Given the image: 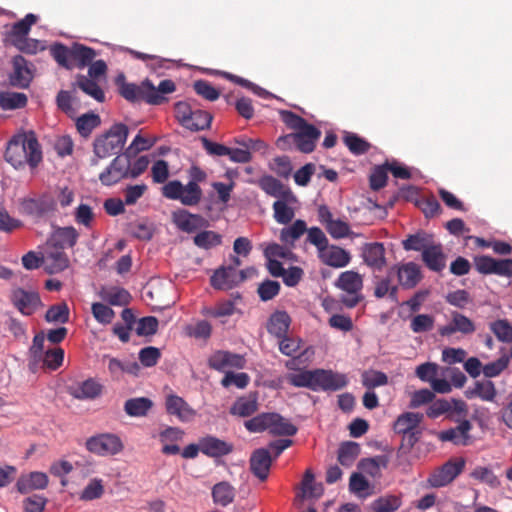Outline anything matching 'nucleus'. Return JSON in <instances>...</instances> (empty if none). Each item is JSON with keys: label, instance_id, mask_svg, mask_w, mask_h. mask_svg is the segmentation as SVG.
I'll return each mask as SVG.
<instances>
[{"label": "nucleus", "instance_id": "obj_40", "mask_svg": "<svg viewBox=\"0 0 512 512\" xmlns=\"http://www.w3.org/2000/svg\"><path fill=\"white\" fill-rule=\"evenodd\" d=\"M102 298L115 306H123L129 303L131 296L129 292L121 287H109L103 289Z\"/></svg>", "mask_w": 512, "mask_h": 512}, {"label": "nucleus", "instance_id": "obj_46", "mask_svg": "<svg viewBox=\"0 0 512 512\" xmlns=\"http://www.w3.org/2000/svg\"><path fill=\"white\" fill-rule=\"evenodd\" d=\"M360 453V447L355 442H347L340 446L338 452V461L341 465L350 467Z\"/></svg>", "mask_w": 512, "mask_h": 512}, {"label": "nucleus", "instance_id": "obj_14", "mask_svg": "<svg viewBox=\"0 0 512 512\" xmlns=\"http://www.w3.org/2000/svg\"><path fill=\"white\" fill-rule=\"evenodd\" d=\"M11 301L26 316L32 315L41 306V300L37 292L22 288L13 290Z\"/></svg>", "mask_w": 512, "mask_h": 512}, {"label": "nucleus", "instance_id": "obj_61", "mask_svg": "<svg viewBox=\"0 0 512 512\" xmlns=\"http://www.w3.org/2000/svg\"><path fill=\"white\" fill-rule=\"evenodd\" d=\"M43 357V363L51 370H56L62 365L64 360V350L62 348H53L47 350Z\"/></svg>", "mask_w": 512, "mask_h": 512}, {"label": "nucleus", "instance_id": "obj_39", "mask_svg": "<svg viewBox=\"0 0 512 512\" xmlns=\"http://www.w3.org/2000/svg\"><path fill=\"white\" fill-rule=\"evenodd\" d=\"M388 466V458L385 455H378L372 458L362 459L359 468L373 478L381 476V469Z\"/></svg>", "mask_w": 512, "mask_h": 512}, {"label": "nucleus", "instance_id": "obj_57", "mask_svg": "<svg viewBox=\"0 0 512 512\" xmlns=\"http://www.w3.org/2000/svg\"><path fill=\"white\" fill-rule=\"evenodd\" d=\"M434 327V317L429 314H418L411 319L410 328L414 333H424Z\"/></svg>", "mask_w": 512, "mask_h": 512}, {"label": "nucleus", "instance_id": "obj_63", "mask_svg": "<svg viewBox=\"0 0 512 512\" xmlns=\"http://www.w3.org/2000/svg\"><path fill=\"white\" fill-rule=\"evenodd\" d=\"M280 284L274 280H265L258 287V295L262 301H269L279 294Z\"/></svg>", "mask_w": 512, "mask_h": 512}, {"label": "nucleus", "instance_id": "obj_55", "mask_svg": "<svg viewBox=\"0 0 512 512\" xmlns=\"http://www.w3.org/2000/svg\"><path fill=\"white\" fill-rule=\"evenodd\" d=\"M415 374L421 381L428 382L429 384H431L437 376H441L439 366L433 362H426L417 366Z\"/></svg>", "mask_w": 512, "mask_h": 512}, {"label": "nucleus", "instance_id": "obj_50", "mask_svg": "<svg viewBox=\"0 0 512 512\" xmlns=\"http://www.w3.org/2000/svg\"><path fill=\"white\" fill-rule=\"evenodd\" d=\"M190 118L191 120L187 124V129L192 131L209 128L212 121V116L208 112L199 109L193 110Z\"/></svg>", "mask_w": 512, "mask_h": 512}, {"label": "nucleus", "instance_id": "obj_33", "mask_svg": "<svg viewBox=\"0 0 512 512\" xmlns=\"http://www.w3.org/2000/svg\"><path fill=\"white\" fill-rule=\"evenodd\" d=\"M289 325V315L285 311H277L271 315L267 324V330L270 334L281 338L286 335Z\"/></svg>", "mask_w": 512, "mask_h": 512}, {"label": "nucleus", "instance_id": "obj_27", "mask_svg": "<svg viewBox=\"0 0 512 512\" xmlns=\"http://www.w3.org/2000/svg\"><path fill=\"white\" fill-rule=\"evenodd\" d=\"M78 237L79 233L74 227H59L53 232L47 243L64 250L73 247Z\"/></svg>", "mask_w": 512, "mask_h": 512}, {"label": "nucleus", "instance_id": "obj_10", "mask_svg": "<svg viewBox=\"0 0 512 512\" xmlns=\"http://www.w3.org/2000/svg\"><path fill=\"white\" fill-rule=\"evenodd\" d=\"M464 466L465 461L463 459L449 460L430 474L428 483L434 488L444 487L461 473Z\"/></svg>", "mask_w": 512, "mask_h": 512}, {"label": "nucleus", "instance_id": "obj_51", "mask_svg": "<svg viewBox=\"0 0 512 512\" xmlns=\"http://www.w3.org/2000/svg\"><path fill=\"white\" fill-rule=\"evenodd\" d=\"M36 20L37 17L34 14H27L24 19L15 23L11 30L12 40L26 38Z\"/></svg>", "mask_w": 512, "mask_h": 512}, {"label": "nucleus", "instance_id": "obj_49", "mask_svg": "<svg viewBox=\"0 0 512 512\" xmlns=\"http://www.w3.org/2000/svg\"><path fill=\"white\" fill-rule=\"evenodd\" d=\"M100 124V117L95 113H87L80 116L76 121L78 132L87 137Z\"/></svg>", "mask_w": 512, "mask_h": 512}, {"label": "nucleus", "instance_id": "obj_28", "mask_svg": "<svg viewBox=\"0 0 512 512\" xmlns=\"http://www.w3.org/2000/svg\"><path fill=\"white\" fill-rule=\"evenodd\" d=\"M258 185L270 196L276 197L278 199L291 198L292 200H295V196L291 193V191L286 188L279 180L272 176H263L259 179Z\"/></svg>", "mask_w": 512, "mask_h": 512}, {"label": "nucleus", "instance_id": "obj_7", "mask_svg": "<svg viewBox=\"0 0 512 512\" xmlns=\"http://www.w3.org/2000/svg\"><path fill=\"white\" fill-rule=\"evenodd\" d=\"M162 194L167 199L178 200L181 204L192 207L199 204L203 192L195 182L184 185L179 180H172L162 187Z\"/></svg>", "mask_w": 512, "mask_h": 512}, {"label": "nucleus", "instance_id": "obj_36", "mask_svg": "<svg viewBox=\"0 0 512 512\" xmlns=\"http://www.w3.org/2000/svg\"><path fill=\"white\" fill-rule=\"evenodd\" d=\"M24 210L35 217H42L54 210V202L50 199H27L23 203Z\"/></svg>", "mask_w": 512, "mask_h": 512}, {"label": "nucleus", "instance_id": "obj_54", "mask_svg": "<svg viewBox=\"0 0 512 512\" xmlns=\"http://www.w3.org/2000/svg\"><path fill=\"white\" fill-rule=\"evenodd\" d=\"M401 505V501L397 496H386L375 500L371 508L374 512H394Z\"/></svg>", "mask_w": 512, "mask_h": 512}, {"label": "nucleus", "instance_id": "obj_35", "mask_svg": "<svg viewBox=\"0 0 512 512\" xmlns=\"http://www.w3.org/2000/svg\"><path fill=\"white\" fill-rule=\"evenodd\" d=\"M296 202L291 198H279L273 203L274 219L277 223L286 225L292 221L295 216L294 209L288 203Z\"/></svg>", "mask_w": 512, "mask_h": 512}, {"label": "nucleus", "instance_id": "obj_12", "mask_svg": "<svg viewBox=\"0 0 512 512\" xmlns=\"http://www.w3.org/2000/svg\"><path fill=\"white\" fill-rule=\"evenodd\" d=\"M42 266L49 274L62 272L69 266V258L63 249L57 248L49 243L46 244L41 254Z\"/></svg>", "mask_w": 512, "mask_h": 512}, {"label": "nucleus", "instance_id": "obj_53", "mask_svg": "<svg viewBox=\"0 0 512 512\" xmlns=\"http://www.w3.org/2000/svg\"><path fill=\"white\" fill-rule=\"evenodd\" d=\"M221 243V236L214 231H202L194 237V244L202 249H210Z\"/></svg>", "mask_w": 512, "mask_h": 512}, {"label": "nucleus", "instance_id": "obj_37", "mask_svg": "<svg viewBox=\"0 0 512 512\" xmlns=\"http://www.w3.org/2000/svg\"><path fill=\"white\" fill-rule=\"evenodd\" d=\"M27 96L22 92L2 91L0 92V107L3 110H15L26 106Z\"/></svg>", "mask_w": 512, "mask_h": 512}, {"label": "nucleus", "instance_id": "obj_31", "mask_svg": "<svg viewBox=\"0 0 512 512\" xmlns=\"http://www.w3.org/2000/svg\"><path fill=\"white\" fill-rule=\"evenodd\" d=\"M434 242L433 236L423 230L410 234L402 241V247L406 251H420L423 253Z\"/></svg>", "mask_w": 512, "mask_h": 512}, {"label": "nucleus", "instance_id": "obj_60", "mask_svg": "<svg viewBox=\"0 0 512 512\" xmlns=\"http://www.w3.org/2000/svg\"><path fill=\"white\" fill-rule=\"evenodd\" d=\"M91 310L94 318L104 325L111 323L115 315L110 307L100 302L93 303Z\"/></svg>", "mask_w": 512, "mask_h": 512}, {"label": "nucleus", "instance_id": "obj_43", "mask_svg": "<svg viewBox=\"0 0 512 512\" xmlns=\"http://www.w3.org/2000/svg\"><path fill=\"white\" fill-rule=\"evenodd\" d=\"M468 397H479L483 401H493L496 396L494 383L490 380L478 381L475 387L467 392Z\"/></svg>", "mask_w": 512, "mask_h": 512}, {"label": "nucleus", "instance_id": "obj_9", "mask_svg": "<svg viewBox=\"0 0 512 512\" xmlns=\"http://www.w3.org/2000/svg\"><path fill=\"white\" fill-rule=\"evenodd\" d=\"M86 448L99 456L116 455L123 449L120 438L114 434H99L86 441Z\"/></svg>", "mask_w": 512, "mask_h": 512}, {"label": "nucleus", "instance_id": "obj_26", "mask_svg": "<svg viewBox=\"0 0 512 512\" xmlns=\"http://www.w3.org/2000/svg\"><path fill=\"white\" fill-rule=\"evenodd\" d=\"M48 485V477L42 472H31L19 477L16 487L21 494H27L33 490L46 488Z\"/></svg>", "mask_w": 512, "mask_h": 512}, {"label": "nucleus", "instance_id": "obj_21", "mask_svg": "<svg viewBox=\"0 0 512 512\" xmlns=\"http://www.w3.org/2000/svg\"><path fill=\"white\" fill-rule=\"evenodd\" d=\"M471 428V423L464 419L456 427L440 432L439 438L442 441L452 442L455 445L466 446L471 440L469 435Z\"/></svg>", "mask_w": 512, "mask_h": 512}, {"label": "nucleus", "instance_id": "obj_56", "mask_svg": "<svg viewBox=\"0 0 512 512\" xmlns=\"http://www.w3.org/2000/svg\"><path fill=\"white\" fill-rule=\"evenodd\" d=\"M69 319V309L65 303L51 306L46 314L45 320L54 323H66Z\"/></svg>", "mask_w": 512, "mask_h": 512}, {"label": "nucleus", "instance_id": "obj_48", "mask_svg": "<svg viewBox=\"0 0 512 512\" xmlns=\"http://www.w3.org/2000/svg\"><path fill=\"white\" fill-rule=\"evenodd\" d=\"M51 54L60 66L67 69L73 68L72 46L68 48L63 44H55L51 47Z\"/></svg>", "mask_w": 512, "mask_h": 512}, {"label": "nucleus", "instance_id": "obj_2", "mask_svg": "<svg viewBox=\"0 0 512 512\" xmlns=\"http://www.w3.org/2000/svg\"><path fill=\"white\" fill-rule=\"evenodd\" d=\"M286 380L294 387L308 388L312 391H336L344 388L348 383L344 374L324 369L300 370L297 373H289Z\"/></svg>", "mask_w": 512, "mask_h": 512}, {"label": "nucleus", "instance_id": "obj_16", "mask_svg": "<svg viewBox=\"0 0 512 512\" xmlns=\"http://www.w3.org/2000/svg\"><path fill=\"white\" fill-rule=\"evenodd\" d=\"M174 224L183 232L191 233L208 225V221L198 214H192L185 209H178L173 212Z\"/></svg>", "mask_w": 512, "mask_h": 512}, {"label": "nucleus", "instance_id": "obj_41", "mask_svg": "<svg viewBox=\"0 0 512 512\" xmlns=\"http://www.w3.org/2000/svg\"><path fill=\"white\" fill-rule=\"evenodd\" d=\"M96 55L97 54L95 50L90 47L79 43L72 45L73 67L75 65H78L79 67L88 65L96 57Z\"/></svg>", "mask_w": 512, "mask_h": 512}, {"label": "nucleus", "instance_id": "obj_24", "mask_svg": "<svg viewBox=\"0 0 512 512\" xmlns=\"http://www.w3.org/2000/svg\"><path fill=\"white\" fill-rule=\"evenodd\" d=\"M31 80L32 73L28 68L27 61L22 56L14 57L13 71L9 77L10 84L18 88H27Z\"/></svg>", "mask_w": 512, "mask_h": 512}, {"label": "nucleus", "instance_id": "obj_45", "mask_svg": "<svg viewBox=\"0 0 512 512\" xmlns=\"http://www.w3.org/2000/svg\"><path fill=\"white\" fill-rule=\"evenodd\" d=\"M77 86L85 94L91 96L96 101H98V102L104 101V99H105L104 92L95 80L90 79L87 76H80L77 79Z\"/></svg>", "mask_w": 512, "mask_h": 512}, {"label": "nucleus", "instance_id": "obj_29", "mask_svg": "<svg viewBox=\"0 0 512 512\" xmlns=\"http://www.w3.org/2000/svg\"><path fill=\"white\" fill-rule=\"evenodd\" d=\"M397 276L402 287L407 289L413 288L421 279L420 268L414 262L405 263L397 267Z\"/></svg>", "mask_w": 512, "mask_h": 512}, {"label": "nucleus", "instance_id": "obj_15", "mask_svg": "<svg viewBox=\"0 0 512 512\" xmlns=\"http://www.w3.org/2000/svg\"><path fill=\"white\" fill-rule=\"evenodd\" d=\"M243 280L242 271H237L233 266L221 267L212 275L211 285L216 289L228 290Z\"/></svg>", "mask_w": 512, "mask_h": 512}, {"label": "nucleus", "instance_id": "obj_1", "mask_svg": "<svg viewBox=\"0 0 512 512\" xmlns=\"http://www.w3.org/2000/svg\"><path fill=\"white\" fill-rule=\"evenodd\" d=\"M5 160L18 169L28 164L35 168L42 161V151L34 132L14 135L7 143Z\"/></svg>", "mask_w": 512, "mask_h": 512}, {"label": "nucleus", "instance_id": "obj_17", "mask_svg": "<svg viewBox=\"0 0 512 512\" xmlns=\"http://www.w3.org/2000/svg\"><path fill=\"white\" fill-rule=\"evenodd\" d=\"M68 392L75 399H95L101 394L102 385L97 380L89 378L84 381L71 384L68 387Z\"/></svg>", "mask_w": 512, "mask_h": 512}, {"label": "nucleus", "instance_id": "obj_22", "mask_svg": "<svg viewBox=\"0 0 512 512\" xmlns=\"http://www.w3.org/2000/svg\"><path fill=\"white\" fill-rule=\"evenodd\" d=\"M362 257L366 265L374 270H382L386 264L385 248L382 243H367L363 246Z\"/></svg>", "mask_w": 512, "mask_h": 512}, {"label": "nucleus", "instance_id": "obj_44", "mask_svg": "<svg viewBox=\"0 0 512 512\" xmlns=\"http://www.w3.org/2000/svg\"><path fill=\"white\" fill-rule=\"evenodd\" d=\"M302 497L319 498L323 494V486L315 483L314 474L310 469L306 470L302 480Z\"/></svg>", "mask_w": 512, "mask_h": 512}, {"label": "nucleus", "instance_id": "obj_59", "mask_svg": "<svg viewBox=\"0 0 512 512\" xmlns=\"http://www.w3.org/2000/svg\"><path fill=\"white\" fill-rule=\"evenodd\" d=\"M344 142L349 150L355 155L363 154L369 149V144L354 133H346L344 136Z\"/></svg>", "mask_w": 512, "mask_h": 512}, {"label": "nucleus", "instance_id": "obj_19", "mask_svg": "<svg viewBox=\"0 0 512 512\" xmlns=\"http://www.w3.org/2000/svg\"><path fill=\"white\" fill-rule=\"evenodd\" d=\"M166 410L170 415L176 416L182 422L191 421L196 411L181 397L170 394L166 397Z\"/></svg>", "mask_w": 512, "mask_h": 512}, {"label": "nucleus", "instance_id": "obj_5", "mask_svg": "<svg viewBox=\"0 0 512 512\" xmlns=\"http://www.w3.org/2000/svg\"><path fill=\"white\" fill-rule=\"evenodd\" d=\"M128 137V128L124 124H115L111 129L94 141L95 158L92 165L98 164V159L107 158L120 151Z\"/></svg>", "mask_w": 512, "mask_h": 512}, {"label": "nucleus", "instance_id": "obj_32", "mask_svg": "<svg viewBox=\"0 0 512 512\" xmlns=\"http://www.w3.org/2000/svg\"><path fill=\"white\" fill-rule=\"evenodd\" d=\"M235 488L227 481L216 483L212 488V498L215 504L226 507L234 501Z\"/></svg>", "mask_w": 512, "mask_h": 512}, {"label": "nucleus", "instance_id": "obj_13", "mask_svg": "<svg viewBox=\"0 0 512 512\" xmlns=\"http://www.w3.org/2000/svg\"><path fill=\"white\" fill-rule=\"evenodd\" d=\"M208 364L210 368L226 374L231 369H242L245 359L240 354L219 350L209 357Z\"/></svg>", "mask_w": 512, "mask_h": 512}, {"label": "nucleus", "instance_id": "obj_34", "mask_svg": "<svg viewBox=\"0 0 512 512\" xmlns=\"http://www.w3.org/2000/svg\"><path fill=\"white\" fill-rule=\"evenodd\" d=\"M307 231V225L304 220L298 219L292 225L283 228L280 231L279 238L285 245L293 248L295 242Z\"/></svg>", "mask_w": 512, "mask_h": 512}, {"label": "nucleus", "instance_id": "obj_52", "mask_svg": "<svg viewBox=\"0 0 512 512\" xmlns=\"http://www.w3.org/2000/svg\"><path fill=\"white\" fill-rule=\"evenodd\" d=\"M471 477L487 484L491 488H497L500 485V481L498 480L497 476L488 467L477 466L471 472Z\"/></svg>", "mask_w": 512, "mask_h": 512}, {"label": "nucleus", "instance_id": "obj_30", "mask_svg": "<svg viewBox=\"0 0 512 512\" xmlns=\"http://www.w3.org/2000/svg\"><path fill=\"white\" fill-rule=\"evenodd\" d=\"M259 408L258 400L255 395L239 397L231 406L230 414L238 417H250Z\"/></svg>", "mask_w": 512, "mask_h": 512}, {"label": "nucleus", "instance_id": "obj_38", "mask_svg": "<svg viewBox=\"0 0 512 512\" xmlns=\"http://www.w3.org/2000/svg\"><path fill=\"white\" fill-rule=\"evenodd\" d=\"M152 406L153 403L149 398L137 397L128 399L124 404V410L131 417H143Z\"/></svg>", "mask_w": 512, "mask_h": 512}, {"label": "nucleus", "instance_id": "obj_4", "mask_svg": "<svg viewBox=\"0 0 512 512\" xmlns=\"http://www.w3.org/2000/svg\"><path fill=\"white\" fill-rule=\"evenodd\" d=\"M245 428L251 433L268 431L275 436H293L297 427L278 413H261L244 422Z\"/></svg>", "mask_w": 512, "mask_h": 512}, {"label": "nucleus", "instance_id": "obj_42", "mask_svg": "<svg viewBox=\"0 0 512 512\" xmlns=\"http://www.w3.org/2000/svg\"><path fill=\"white\" fill-rule=\"evenodd\" d=\"M124 79L125 77L122 74L117 78V84L119 86L121 96L130 102L142 100L143 89L134 83H126Z\"/></svg>", "mask_w": 512, "mask_h": 512}, {"label": "nucleus", "instance_id": "obj_25", "mask_svg": "<svg viewBox=\"0 0 512 512\" xmlns=\"http://www.w3.org/2000/svg\"><path fill=\"white\" fill-rule=\"evenodd\" d=\"M422 260L425 265L434 272H441L446 266V255L442 245L435 241L423 251Z\"/></svg>", "mask_w": 512, "mask_h": 512}, {"label": "nucleus", "instance_id": "obj_11", "mask_svg": "<svg viewBox=\"0 0 512 512\" xmlns=\"http://www.w3.org/2000/svg\"><path fill=\"white\" fill-rule=\"evenodd\" d=\"M130 155L117 156L110 165L99 175L103 185L111 186L123 178L129 177Z\"/></svg>", "mask_w": 512, "mask_h": 512}, {"label": "nucleus", "instance_id": "obj_20", "mask_svg": "<svg viewBox=\"0 0 512 512\" xmlns=\"http://www.w3.org/2000/svg\"><path fill=\"white\" fill-rule=\"evenodd\" d=\"M202 453L208 457L218 458L228 455L233 450V445L227 441L212 435L200 438Z\"/></svg>", "mask_w": 512, "mask_h": 512}, {"label": "nucleus", "instance_id": "obj_6", "mask_svg": "<svg viewBox=\"0 0 512 512\" xmlns=\"http://www.w3.org/2000/svg\"><path fill=\"white\" fill-rule=\"evenodd\" d=\"M320 137L321 131L312 124H309L297 132L279 137L276 144L282 150H286L290 148L291 145H295L300 152L311 153L315 149L316 143Z\"/></svg>", "mask_w": 512, "mask_h": 512}, {"label": "nucleus", "instance_id": "obj_18", "mask_svg": "<svg viewBox=\"0 0 512 512\" xmlns=\"http://www.w3.org/2000/svg\"><path fill=\"white\" fill-rule=\"evenodd\" d=\"M318 257L324 264L334 268L345 267L351 261L350 253L335 245H328L326 248L320 249Z\"/></svg>", "mask_w": 512, "mask_h": 512}, {"label": "nucleus", "instance_id": "obj_8", "mask_svg": "<svg viewBox=\"0 0 512 512\" xmlns=\"http://www.w3.org/2000/svg\"><path fill=\"white\" fill-rule=\"evenodd\" d=\"M335 285L349 294L348 297L342 298V302L346 307L353 308L362 300L360 291L363 287V279L359 273L352 270L342 272Z\"/></svg>", "mask_w": 512, "mask_h": 512}, {"label": "nucleus", "instance_id": "obj_3", "mask_svg": "<svg viewBox=\"0 0 512 512\" xmlns=\"http://www.w3.org/2000/svg\"><path fill=\"white\" fill-rule=\"evenodd\" d=\"M423 415L415 412H405L398 416L394 422L395 433L402 435L401 446L397 451L398 464L406 462V456L411 448L418 442L422 429L420 423Z\"/></svg>", "mask_w": 512, "mask_h": 512}, {"label": "nucleus", "instance_id": "obj_62", "mask_svg": "<svg viewBox=\"0 0 512 512\" xmlns=\"http://www.w3.org/2000/svg\"><path fill=\"white\" fill-rule=\"evenodd\" d=\"M291 249V247L285 244L283 246L277 243H271L265 248L264 255L266 259H289L292 254Z\"/></svg>", "mask_w": 512, "mask_h": 512}, {"label": "nucleus", "instance_id": "obj_58", "mask_svg": "<svg viewBox=\"0 0 512 512\" xmlns=\"http://www.w3.org/2000/svg\"><path fill=\"white\" fill-rule=\"evenodd\" d=\"M249 381L250 377L247 373L226 372L221 380V385L225 388L235 385L239 389H244L249 384Z\"/></svg>", "mask_w": 512, "mask_h": 512}, {"label": "nucleus", "instance_id": "obj_64", "mask_svg": "<svg viewBox=\"0 0 512 512\" xmlns=\"http://www.w3.org/2000/svg\"><path fill=\"white\" fill-rule=\"evenodd\" d=\"M326 230L334 239H342L351 234L349 224L340 219H334L330 224H328Z\"/></svg>", "mask_w": 512, "mask_h": 512}, {"label": "nucleus", "instance_id": "obj_47", "mask_svg": "<svg viewBox=\"0 0 512 512\" xmlns=\"http://www.w3.org/2000/svg\"><path fill=\"white\" fill-rule=\"evenodd\" d=\"M489 328L500 342L512 343V325L506 319L490 322Z\"/></svg>", "mask_w": 512, "mask_h": 512}, {"label": "nucleus", "instance_id": "obj_23", "mask_svg": "<svg viewBox=\"0 0 512 512\" xmlns=\"http://www.w3.org/2000/svg\"><path fill=\"white\" fill-rule=\"evenodd\" d=\"M272 464V458L267 449L260 448L253 452L250 458V469L260 480H265Z\"/></svg>", "mask_w": 512, "mask_h": 512}]
</instances>
